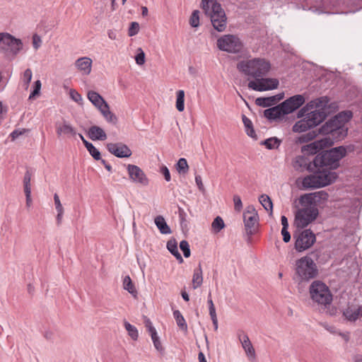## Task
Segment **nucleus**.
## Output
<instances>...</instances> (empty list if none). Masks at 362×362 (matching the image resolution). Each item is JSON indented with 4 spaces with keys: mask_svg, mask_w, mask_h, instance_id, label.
<instances>
[{
    "mask_svg": "<svg viewBox=\"0 0 362 362\" xmlns=\"http://www.w3.org/2000/svg\"><path fill=\"white\" fill-rule=\"evenodd\" d=\"M348 120L351 117V112L348 113H339L336 115L334 118L326 122L318 130H312L307 134H303L298 138V141L300 144L307 143L313 140L318 134H335L337 132H341L342 129V122Z\"/></svg>",
    "mask_w": 362,
    "mask_h": 362,
    "instance_id": "nucleus-1",
    "label": "nucleus"
},
{
    "mask_svg": "<svg viewBox=\"0 0 362 362\" xmlns=\"http://www.w3.org/2000/svg\"><path fill=\"white\" fill-rule=\"evenodd\" d=\"M237 69L245 76L255 80L267 75L271 69V64L264 58H254L238 62Z\"/></svg>",
    "mask_w": 362,
    "mask_h": 362,
    "instance_id": "nucleus-2",
    "label": "nucleus"
},
{
    "mask_svg": "<svg viewBox=\"0 0 362 362\" xmlns=\"http://www.w3.org/2000/svg\"><path fill=\"white\" fill-rule=\"evenodd\" d=\"M202 8L205 14L210 17L215 30L218 32L226 30L227 18L224 10L216 0H202Z\"/></svg>",
    "mask_w": 362,
    "mask_h": 362,
    "instance_id": "nucleus-3",
    "label": "nucleus"
},
{
    "mask_svg": "<svg viewBox=\"0 0 362 362\" xmlns=\"http://www.w3.org/2000/svg\"><path fill=\"white\" fill-rule=\"evenodd\" d=\"M346 154V150L344 146L333 148L317 156L314 159V165L320 168H336L339 160Z\"/></svg>",
    "mask_w": 362,
    "mask_h": 362,
    "instance_id": "nucleus-4",
    "label": "nucleus"
},
{
    "mask_svg": "<svg viewBox=\"0 0 362 362\" xmlns=\"http://www.w3.org/2000/svg\"><path fill=\"white\" fill-rule=\"evenodd\" d=\"M324 110H316L308 113L303 119L296 122L292 127L296 133H302L313 129L322 123L326 118Z\"/></svg>",
    "mask_w": 362,
    "mask_h": 362,
    "instance_id": "nucleus-5",
    "label": "nucleus"
},
{
    "mask_svg": "<svg viewBox=\"0 0 362 362\" xmlns=\"http://www.w3.org/2000/svg\"><path fill=\"white\" fill-rule=\"evenodd\" d=\"M295 271L296 276L300 281H308L316 277L318 274L316 264L308 256L303 257L296 260Z\"/></svg>",
    "mask_w": 362,
    "mask_h": 362,
    "instance_id": "nucleus-6",
    "label": "nucleus"
},
{
    "mask_svg": "<svg viewBox=\"0 0 362 362\" xmlns=\"http://www.w3.org/2000/svg\"><path fill=\"white\" fill-rule=\"evenodd\" d=\"M312 300L318 305L327 306L332 302V294L329 287L321 281H314L309 287Z\"/></svg>",
    "mask_w": 362,
    "mask_h": 362,
    "instance_id": "nucleus-7",
    "label": "nucleus"
},
{
    "mask_svg": "<svg viewBox=\"0 0 362 362\" xmlns=\"http://www.w3.org/2000/svg\"><path fill=\"white\" fill-rule=\"evenodd\" d=\"M303 208L298 209L295 215L294 224L298 229L307 227L314 221L318 216V209L315 206L302 205Z\"/></svg>",
    "mask_w": 362,
    "mask_h": 362,
    "instance_id": "nucleus-8",
    "label": "nucleus"
},
{
    "mask_svg": "<svg viewBox=\"0 0 362 362\" xmlns=\"http://www.w3.org/2000/svg\"><path fill=\"white\" fill-rule=\"evenodd\" d=\"M217 47L220 50L230 52H240L243 48V43L238 37L234 35H225L218 39Z\"/></svg>",
    "mask_w": 362,
    "mask_h": 362,
    "instance_id": "nucleus-9",
    "label": "nucleus"
},
{
    "mask_svg": "<svg viewBox=\"0 0 362 362\" xmlns=\"http://www.w3.org/2000/svg\"><path fill=\"white\" fill-rule=\"evenodd\" d=\"M23 48L21 40L8 33H0V49L16 56Z\"/></svg>",
    "mask_w": 362,
    "mask_h": 362,
    "instance_id": "nucleus-10",
    "label": "nucleus"
},
{
    "mask_svg": "<svg viewBox=\"0 0 362 362\" xmlns=\"http://www.w3.org/2000/svg\"><path fill=\"white\" fill-rule=\"evenodd\" d=\"M295 238V249L303 252L310 248L316 241L315 235L310 230L305 229L293 235Z\"/></svg>",
    "mask_w": 362,
    "mask_h": 362,
    "instance_id": "nucleus-11",
    "label": "nucleus"
},
{
    "mask_svg": "<svg viewBox=\"0 0 362 362\" xmlns=\"http://www.w3.org/2000/svg\"><path fill=\"white\" fill-rule=\"evenodd\" d=\"M279 81L274 78H265L264 76L257 78L248 82V88L255 91L263 92L274 90L278 88Z\"/></svg>",
    "mask_w": 362,
    "mask_h": 362,
    "instance_id": "nucleus-12",
    "label": "nucleus"
},
{
    "mask_svg": "<svg viewBox=\"0 0 362 362\" xmlns=\"http://www.w3.org/2000/svg\"><path fill=\"white\" fill-rule=\"evenodd\" d=\"M259 221V216L253 206L246 207L243 213V221L246 233L251 236L257 231Z\"/></svg>",
    "mask_w": 362,
    "mask_h": 362,
    "instance_id": "nucleus-13",
    "label": "nucleus"
},
{
    "mask_svg": "<svg viewBox=\"0 0 362 362\" xmlns=\"http://www.w3.org/2000/svg\"><path fill=\"white\" fill-rule=\"evenodd\" d=\"M328 194L325 191H318L314 193L302 195L300 199L301 205L315 206L324 204L327 201Z\"/></svg>",
    "mask_w": 362,
    "mask_h": 362,
    "instance_id": "nucleus-14",
    "label": "nucleus"
},
{
    "mask_svg": "<svg viewBox=\"0 0 362 362\" xmlns=\"http://www.w3.org/2000/svg\"><path fill=\"white\" fill-rule=\"evenodd\" d=\"M127 170L132 182L142 186H147L148 185L149 180L147 176L139 166L129 164L127 166Z\"/></svg>",
    "mask_w": 362,
    "mask_h": 362,
    "instance_id": "nucleus-15",
    "label": "nucleus"
},
{
    "mask_svg": "<svg viewBox=\"0 0 362 362\" xmlns=\"http://www.w3.org/2000/svg\"><path fill=\"white\" fill-rule=\"evenodd\" d=\"M305 103L304 97L301 95H293L281 103L284 114L288 115L298 108Z\"/></svg>",
    "mask_w": 362,
    "mask_h": 362,
    "instance_id": "nucleus-16",
    "label": "nucleus"
},
{
    "mask_svg": "<svg viewBox=\"0 0 362 362\" xmlns=\"http://www.w3.org/2000/svg\"><path fill=\"white\" fill-rule=\"evenodd\" d=\"M106 147L110 153L117 158H129L132 154L131 149L122 143H109Z\"/></svg>",
    "mask_w": 362,
    "mask_h": 362,
    "instance_id": "nucleus-17",
    "label": "nucleus"
},
{
    "mask_svg": "<svg viewBox=\"0 0 362 362\" xmlns=\"http://www.w3.org/2000/svg\"><path fill=\"white\" fill-rule=\"evenodd\" d=\"M315 173L317 175V181L318 182H320V187L330 185L334 182L337 177L336 173L330 171L329 169L327 168L319 167V169Z\"/></svg>",
    "mask_w": 362,
    "mask_h": 362,
    "instance_id": "nucleus-18",
    "label": "nucleus"
},
{
    "mask_svg": "<svg viewBox=\"0 0 362 362\" xmlns=\"http://www.w3.org/2000/svg\"><path fill=\"white\" fill-rule=\"evenodd\" d=\"M361 307L351 305L343 310L342 316L344 320L351 323H355L360 317Z\"/></svg>",
    "mask_w": 362,
    "mask_h": 362,
    "instance_id": "nucleus-19",
    "label": "nucleus"
},
{
    "mask_svg": "<svg viewBox=\"0 0 362 362\" xmlns=\"http://www.w3.org/2000/svg\"><path fill=\"white\" fill-rule=\"evenodd\" d=\"M56 132L58 136H62V135L74 136L76 135V129L65 120L56 123Z\"/></svg>",
    "mask_w": 362,
    "mask_h": 362,
    "instance_id": "nucleus-20",
    "label": "nucleus"
},
{
    "mask_svg": "<svg viewBox=\"0 0 362 362\" xmlns=\"http://www.w3.org/2000/svg\"><path fill=\"white\" fill-rule=\"evenodd\" d=\"M93 61L90 58L83 57L78 59L75 62V66L80 71L86 75H88L91 71Z\"/></svg>",
    "mask_w": 362,
    "mask_h": 362,
    "instance_id": "nucleus-21",
    "label": "nucleus"
},
{
    "mask_svg": "<svg viewBox=\"0 0 362 362\" xmlns=\"http://www.w3.org/2000/svg\"><path fill=\"white\" fill-rule=\"evenodd\" d=\"M239 339L241 342L242 346L245 351L246 355L249 357L255 358V351L248 336L246 334L243 333V335H239Z\"/></svg>",
    "mask_w": 362,
    "mask_h": 362,
    "instance_id": "nucleus-22",
    "label": "nucleus"
},
{
    "mask_svg": "<svg viewBox=\"0 0 362 362\" xmlns=\"http://www.w3.org/2000/svg\"><path fill=\"white\" fill-rule=\"evenodd\" d=\"M87 97L92 104L99 110L107 103L104 98L97 92L90 90L88 93Z\"/></svg>",
    "mask_w": 362,
    "mask_h": 362,
    "instance_id": "nucleus-23",
    "label": "nucleus"
},
{
    "mask_svg": "<svg viewBox=\"0 0 362 362\" xmlns=\"http://www.w3.org/2000/svg\"><path fill=\"white\" fill-rule=\"evenodd\" d=\"M303 189L320 188V182H318L317 175L315 173L305 177L302 180Z\"/></svg>",
    "mask_w": 362,
    "mask_h": 362,
    "instance_id": "nucleus-24",
    "label": "nucleus"
},
{
    "mask_svg": "<svg viewBox=\"0 0 362 362\" xmlns=\"http://www.w3.org/2000/svg\"><path fill=\"white\" fill-rule=\"evenodd\" d=\"M88 136L90 139L104 141L107 139V135L104 130L98 126H93L88 130Z\"/></svg>",
    "mask_w": 362,
    "mask_h": 362,
    "instance_id": "nucleus-25",
    "label": "nucleus"
},
{
    "mask_svg": "<svg viewBox=\"0 0 362 362\" xmlns=\"http://www.w3.org/2000/svg\"><path fill=\"white\" fill-rule=\"evenodd\" d=\"M285 115L286 114H284V111L281 107V103L264 111V115L269 119H275Z\"/></svg>",
    "mask_w": 362,
    "mask_h": 362,
    "instance_id": "nucleus-26",
    "label": "nucleus"
},
{
    "mask_svg": "<svg viewBox=\"0 0 362 362\" xmlns=\"http://www.w3.org/2000/svg\"><path fill=\"white\" fill-rule=\"evenodd\" d=\"M99 111L107 122L112 124H116L117 123V117L113 112L110 111V106L107 103H105V105H103V107H101Z\"/></svg>",
    "mask_w": 362,
    "mask_h": 362,
    "instance_id": "nucleus-27",
    "label": "nucleus"
},
{
    "mask_svg": "<svg viewBox=\"0 0 362 362\" xmlns=\"http://www.w3.org/2000/svg\"><path fill=\"white\" fill-rule=\"evenodd\" d=\"M155 224L162 234H170L171 230L162 216H158L154 220Z\"/></svg>",
    "mask_w": 362,
    "mask_h": 362,
    "instance_id": "nucleus-28",
    "label": "nucleus"
},
{
    "mask_svg": "<svg viewBox=\"0 0 362 362\" xmlns=\"http://www.w3.org/2000/svg\"><path fill=\"white\" fill-rule=\"evenodd\" d=\"M327 144V139H321L314 141L305 146L306 150L312 154H315L317 151L323 148Z\"/></svg>",
    "mask_w": 362,
    "mask_h": 362,
    "instance_id": "nucleus-29",
    "label": "nucleus"
},
{
    "mask_svg": "<svg viewBox=\"0 0 362 362\" xmlns=\"http://www.w3.org/2000/svg\"><path fill=\"white\" fill-rule=\"evenodd\" d=\"M203 283V275L201 266L199 268L194 270L192 284L193 289H197L200 287Z\"/></svg>",
    "mask_w": 362,
    "mask_h": 362,
    "instance_id": "nucleus-30",
    "label": "nucleus"
},
{
    "mask_svg": "<svg viewBox=\"0 0 362 362\" xmlns=\"http://www.w3.org/2000/svg\"><path fill=\"white\" fill-rule=\"evenodd\" d=\"M167 248L173 255L176 259L181 263L183 262V259L178 251L177 244L175 239H171L167 243Z\"/></svg>",
    "mask_w": 362,
    "mask_h": 362,
    "instance_id": "nucleus-31",
    "label": "nucleus"
},
{
    "mask_svg": "<svg viewBox=\"0 0 362 362\" xmlns=\"http://www.w3.org/2000/svg\"><path fill=\"white\" fill-rule=\"evenodd\" d=\"M293 166L296 170L303 171L308 168V160L304 156H297L293 163Z\"/></svg>",
    "mask_w": 362,
    "mask_h": 362,
    "instance_id": "nucleus-32",
    "label": "nucleus"
},
{
    "mask_svg": "<svg viewBox=\"0 0 362 362\" xmlns=\"http://www.w3.org/2000/svg\"><path fill=\"white\" fill-rule=\"evenodd\" d=\"M123 288L134 297H136L138 293L129 276H126L124 277L123 281Z\"/></svg>",
    "mask_w": 362,
    "mask_h": 362,
    "instance_id": "nucleus-33",
    "label": "nucleus"
},
{
    "mask_svg": "<svg viewBox=\"0 0 362 362\" xmlns=\"http://www.w3.org/2000/svg\"><path fill=\"white\" fill-rule=\"evenodd\" d=\"M176 108L179 112L185 110V91L179 90L176 93Z\"/></svg>",
    "mask_w": 362,
    "mask_h": 362,
    "instance_id": "nucleus-34",
    "label": "nucleus"
},
{
    "mask_svg": "<svg viewBox=\"0 0 362 362\" xmlns=\"http://www.w3.org/2000/svg\"><path fill=\"white\" fill-rule=\"evenodd\" d=\"M255 103L261 107H269L275 104V97L258 98L256 99Z\"/></svg>",
    "mask_w": 362,
    "mask_h": 362,
    "instance_id": "nucleus-35",
    "label": "nucleus"
},
{
    "mask_svg": "<svg viewBox=\"0 0 362 362\" xmlns=\"http://www.w3.org/2000/svg\"><path fill=\"white\" fill-rule=\"evenodd\" d=\"M173 315L176 320L177 326L180 327V329H182V330L187 331V325L181 313L179 310H175L173 312Z\"/></svg>",
    "mask_w": 362,
    "mask_h": 362,
    "instance_id": "nucleus-36",
    "label": "nucleus"
},
{
    "mask_svg": "<svg viewBox=\"0 0 362 362\" xmlns=\"http://www.w3.org/2000/svg\"><path fill=\"white\" fill-rule=\"evenodd\" d=\"M243 122L245 127L246 132L248 136L252 138H256V134L255 130L252 127V123L251 120L247 118L245 115H243Z\"/></svg>",
    "mask_w": 362,
    "mask_h": 362,
    "instance_id": "nucleus-37",
    "label": "nucleus"
},
{
    "mask_svg": "<svg viewBox=\"0 0 362 362\" xmlns=\"http://www.w3.org/2000/svg\"><path fill=\"white\" fill-rule=\"evenodd\" d=\"M259 201L262 205V206L266 209L267 211H272L273 204L272 199L267 194H262L259 198Z\"/></svg>",
    "mask_w": 362,
    "mask_h": 362,
    "instance_id": "nucleus-38",
    "label": "nucleus"
},
{
    "mask_svg": "<svg viewBox=\"0 0 362 362\" xmlns=\"http://www.w3.org/2000/svg\"><path fill=\"white\" fill-rule=\"evenodd\" d=\"M281 144V141L276 137H272L264 140L262 142L268 149H275L277 148Z\"/></svg>",
    "mask_w": 362,
    "mask_h": 362,
    "instance_id": "nucleus-39",
    "label": "nucleus"
},
{
    "mask_svg": "<svg viewBox=\"0 0 362 362\" xmlns=\"http://www.w3.org/2000/svg\"><path fill=\"white\" fill-rule=\"evenodd\" d=\"M124 325L127 331L128 332L129 335L133 340H137L139 337V333L137 329L132 325L129 322L125 321L124 322Z\"/></svg>",
    "mask_w": 362,
    "mask_h": 362,
    "instance_id": "nucleus-40",
    "label": "nucleus"
},
{
    "mask_svg": "<svg viewBox=\"0 0 362 362\" xmlns=\"http://www.w3.org/2000/svg\"><path fill=\"white\" fill-rule=\"evenodd\" d=\"M176 169L179 173L185 174L188 172L189 165L185 158H180L176 164Z\"/></svg>",
    "mask_w": 362,
    "mask_h": 362,
    "instance_id": "nucleus-41",
    "label": "nucleus"
},
{
    "mask_svg": "<svg viewBox=\"0 0 362 362\" xmlns=\"http://www.w3.org/2000/svg\"><path fill=\"white\" fill-rule=\"evenodd\" d=\"M86 147L95 160H100V151L91 143L86 142Z\"/></svg>",
    "mask_w": 362,
    "mask_h": 362,
    "instance_id": "nucleus-42",
    "label": "nucleus"
},
{
    "mask_svg": "<svg viewBox=\"0 0 362 362\" xmlns=\"http://www.w3.org/2000/svg\"><path fill=\"white\" fill-rule=\"evenodd\" d=\"M212 229L215 233H218L221 229L225 227V223L221 217L217 216L215 218L211 224Z\"/></svg>",
    "mask_w": 362,
    "mask_h": 362,
    "instance_id": "nucleus-43",
    "label": "nucleus"
},
{
    "mask_svg": "<svg viewBox=\"0 0 362 362\" xmlns=\"http://www.w3.org/2000/svg\"><path fill=\"white\" fill-rule=\"evenodd\" d=\"M199 11L195 10L192 12L189 19V24L192 27L197 28L199 25Z\"/></svg>",
    "mask_w": 362,
    "mask_h": 362,
    "instance_id": "nucleus-44",
    "label": "nucleus"
},
{
    "mask_svg": "<svg viewBox=\"0 0 362 362\" xmlns=\"http://www.w3.org/2000/svg\"><path fill=\"white\" fill-rule=\"evenodd\" d=\"M31 173L27 170L23 177L24 192L31 191L30 187Z\"/></svg>",
    "mask_w": 362,
    "mask_h": 362,
    "instance_id": "nucleus-45",
    "label": "nucleus"
},
{
    "mask_svg": "<svg viewBox=\"0 0 362 362\" xmlns=\"http://www.w3.org/2000/svg\"><path fill=\"white\" fill-rule=\"evenodd\" d=\"M135 61L136 63L140 66L145 63V53L141 47L137 49V54L135 57Z\"/></svg>",
    "mask_w": 362,
    "mask_h": 362,
    "instance_id": "nucleus-46",
    "label": "nucleus"
},
{
    "mask_svg": "<svg viewBox=\"0 0 362 362\" xmlns=\"http://www.w3.org/2000/svg\"><path fill=\"white\" fill-rule=\"evenodd\" d=\"M180 247L183 252V255L185 257H189L190 256L189 245L187 240H182L180 243Z\"/></svg>",
    "mask_w": 362,
    "mask_h": 362,
    "instance_id": "nucleus-47",
    "label": "nucleus"
},
{
    "mask_svg": "<svg viewBox=\"0 0 362 362\" xmlns=\"http://www.w3.org/2000/svg\"><path fill=\"white\" fill-rule=\"evenodd\" d=\"M139 31V24L137 22H132L130 24L128 30V35L130 37L136 35Z\"/></svg>",
    "mask_w": 362,
    "mask_h": 362,
    "instance_id": "nucleus-48",
    "label": "nucleus"
},
{
    "mask_svg": "<svg viewBox=\"0 0 362 362\" xmlns=\"http://www.w3.org/2000/svg\"><path fill=\"white\" fill-rule=\"evenodd\" d=\"M41 82L40 80H37L35 82V88L33 91L30 93L29 96V99L31 100L34 98L36 95H39L40 88H41Z\"/></svg>",
    "mask_w": 362,
    "mask_h": 362,
    "instance_id": "nucleus-49",
    "label": "nucleus"
},
{
    "mask_svg": "<svg viewBox=\"0 0 362 362\" xmlns=\"http://www.w3.org/2000/svg\"><path fill=\"white\" fill-rule=\"evenodd\" d=\"M233 202H234V209L235 211L240 212L243 209V203L240 196L234 195L233 196Z\"/></svg>",
    "mask_w": 362,
    "mask_h": 362,
    "instance_id": "nucleus-50",
    "label": "nucleus"
},
{
    "mask_svg": "<svg viewBox=\"0 0 362 362\" xmlns=\"http://www.w3.org/2000/svg\"><path fill=\"white\" fill-rule=\"evenodd\" d=\"M32 71L30 69H27L23 73V81L26 86V88L28 87L29 83L32 79Z\"/></svg>",
    "mask_w": 362,
    "mask_h": 362,
    "instance_id": "nucleus-51",
    "label": "nucleus"
},
{
    "mask_svg": "<svg viewBox=\"0 0 362 362\" xmlns=\"http://www.w3.org/2000/svg\"><path fill=\"white\" fill-rule=\"evenodd\" d=\"M151 339L153 342V345L155 348L160 352H162L163 351V348L162 346L161 342L159 339V337L157 335H155L153 337H151Z\"/></svg>",
    "mask_w": 362,
    "mask_h": 362,
    "instance_id": "nucleus-52",
    "label": "nucleus"
},
{
    "mask_svg": "<svg viewBox=\"0 0 362 362\" xmlns=\"http://www.w3.org/2000/svg\"><path fill=\"white\" fill-rule=\"evenodd\" d=\"M42 43V40L40 36L37 34L33 35V45L35 49H37Z\"/></svg>",
    "mask_w": 362,
    "mask_h": 362,
    "instance_id": "nucleus-53",
    "label": "nucleus"
},
{
    "mask_svg": "<svg viewBox=\"0 0 362 362\" xmlns=\"http://www.w3.org/2000/svg\"><path fill=\"white\" fill-rule=\"evenodd\" d=\"M54 200L57 211L61 212V211H64L63 206L60 202L59 197L57 194H54Z\"/></svg>",
    "mask_w": 362,
    "mask_h": 362,
    "instance_id": "nucleus-54",
    "label": "nucleus"
},
{
    "mask_svg": "<svg viewBox=\"0 0 362 362\" xmlns=\"http://www.w3.org/2000/svg\"><path fill=\"white\" fill-rule=\"evenodd\" d=\"M69 94H70L71 98L73 100H74L75 102H79V101L82 100L81 95L76 90H75L74 89H71Z\"/></svg>",
    "mask_w": 362,
    "mask_h": 362,
    "instance_id": "nucleus-55",
    "label": "nucleus"
},
{
    "mask_svg": "<svg viewBox=\"0 0 362 362\" xmlns=\"http://www.w3.org/2000/svg\"><path fill=\"white\" fill-rule=\"evenodd\" d=\"M28 132V129H16L14 130L11 134V136L12 138V140H15L17 139L19 136L23 134L24 133Z\"/></svg>",
    "mask_w": 362,
    "mask_h": 362,
    "instance_id": "nucleus-56",
    "label": "nucleus"
},
{
    "mask_svg": "<svg viewBox=\"0 0 362 362\" xmlns=\"http://www.w3.org/2000/svg\"><path fill=\"white\" fill-rule=\"evenodd\" d=\"M195 182H196V184H197L199 189L203 193L205 192V188L203 185L202 180V177L200 175H196Z\"/></svg>",
    "mask_w": 362,
    "mask_h": 362,
    "instance_id": "nucleus-57",
    "label": "nucleus"
},
{
    "mask_svg": "<svg viewBox=\"0 0 362 362\" xmlns=\"http://www.w3.org/2000/svg\"><path fill=\"white\" fill-rule=\"evenodd\" d=\"M281 234L283 235V240L285 243H288L291 240V235L288 231V228L281 229Z\"/></svg>",
    "mask_w": 362,
    "mask_h": 362,
    "instance_id": "nucleus-58",
    "label": "nucleus"
},
{
    "mask_svg": "<svg viewBox=\"0 0 362 362\" xmlns=\"http://www.w3.org/2000/svg\"><path fill=\"white\" fill-rule=\"evenodd\" d=\"M161 173L163 174L165 180L167 182H169L170 180V174L168 168L166 166H163L161 168Z\"/></svg>",
    "mask_w": 362,
    "mask_h": 362,
    "instance_id": "nucleus-59",
    "label": "nucleus"
},
{
    "mask_svg": "<svg viewBox=\"0 0 362 362\" xmlns=\"http://www.w3.org/2000/svg\"><path fill=\"white\" fill-rule=\"evenodd\" d=\"M311 106H316V107H322L324 105L323 104V99L322 98H317L315 100L310 102Z\"/></svg>",
    "mask_w": 362,
    "mask_h": 362,
    "instance_id": "nucleus-60",
    "label": "nucleus"
},
{
    "mask_svg": "<svg viewBox=\"0 0 362 362\" xmlns=\"http://www.w3.org/2000/svg\"><path fill=\"white\" fill-rule=\"evenodd\" d=\"M25 197H26V205H27V206L29 207V206H30L31 203H32L31 191L25 192Z\"/></svg>",
    "mask_w": 362,
    "mask_h": 362,
    "instance_id": "nucleus-61",
    "label": "nucleus"
},
{
    "mask_svg": "<svg viewBox=\"0 0 362 362\" xmlns=\"http://www.w3.org/2000/svg\"><path fill=\"white\" fill-rule=\"evenodd\" d=\"M107 36L110 40H116L117 34L114 30H107Z\"/></svg>",
    "mask_w": 362,
    "mask_h": 362,
    "instance_id": "nucleus-62",
    "label": "nucleus"
},
{
    "mask_svg": "<svg viewBox=\"0 0 362 362\" xmlns=\"http://www.w3.org/2000/svg\"><path fill=\"white\" fill-rule=\"evenodd\" d=\"M281 221L282 224V229L288 228V223L287 218L285 216H282L281 218Z\"/></svg>",
    "mask_w": 362,
    "mask_h": 362,
    "instance_id": "nucleus-63",
    "label": "nucleus"
},
{
    "mask_svg": "<svg viewBox=\"0 0 362 362\" xmlns=\"http://www.w3.org/2000/svg\"><path fill=\"white\" fill-rule=\"evenodd\" d=\"M209 315L211 316V318H215V317H216V309H215V307H212V306H210L209 307Z\"/></svg>",
    "mask_w": 362,
    "mask_h": 362,
    "instance_id": "nucleus-64",
    "label": "nucleus"
}]
</instances>
